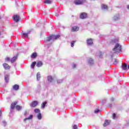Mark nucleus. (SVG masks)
Wrapping results in <instances>:
<instances>
[{
    "instance_id": "31",
    "label": "nucleus",
    "mask_w": 129,
    "mask_h": 129,
    "mask_svg": "<svg viewBox=\"0 0 129 129\" xmlns=\"http://www.w3.org/2000/svg\"><path fill=\"white\" fill-rule=\"evenodd\" d=\"M99 111H100V110H99V109L98 108V109H96V110H95L94 112H95V113H97L99 112Z\"/></svg>"
},
{
    "instance_id": "25",
    "label": "nucleus",
    "mask_w": 129,
    "mask_h": 129,
    "mask_svg": "<svg viewBox=\"0 0 129 129\" xmlns=\"http://www.w3.org/2000/svg\"><path fill=\"white\" fill-rule=\"evenodd\" d=\"M40 78H41V75H40V74H39V73H37V80H39Z\"/></svg>"
},
{
    "instance_id": "14",
    "label": "nucleus",
    "mask_w": 129,
    "mask_h": 129,
    "mask_svg": "<svg viewBox=\"0 0 129 129\" xmlns=\"http://www.w3.org/2000/svg\"><path fill=\"white\" fill-rule=\"evenodd\" d=\"M121 67L123 70H126V69H127V64H126L125 63H124L123 64H122Z\"/></svg>"
},
{
    "instance_id": "32",
    "label": "nucleus",
    "mask_w": 129,
    "mask_h": 129,
    "mask_svg": "<svg viewBox=\"0 0 129 129\" xmlns=\"http://www.w3.org/2000/svg\"><path fill=\"white\" fill-rule=\"evenodd\" d=\"M5 80L6 82H9V78L8 77H5Z\"/></svg>"
},
{
    "instance_id": "41",
    "label": "nucleus",
    "mask_w": 129,
    "mask_h": 129,
    "mask_svg": "<svg viewBox=\"0 0 129 129\" xmlns=\"http://www.w3.org/2000/svg\"><path fill=\"white\" fill-rule=\"evenodd\" d=\"M0 35H1V32H0Z\"/></svg>"
},
{
    "instance_id": "13",
    "label": "nucleus",
    "mask_w": 129,
    "mask_h": 129,
    "mask_svg": "<svg viewBox=\"0 0 129 129\" xmlns=\"http://www.w3.org/2000/svg\"><path fill=\"white\" fill-rule=\"evenodd\" d=\"M37 56H38V54L36 52H33L31 55V58L35 59V58H36Z\"/></svg>"
},
{
    "instance_id": "20",
    "label": "nucleus",
    "mask_w": 129,
    "mask_h": 129,
    "mask_svg": "<svg viewBox=\"0 0 129 129\" xmlns=\"http://www.w3.org/2000/svg\"><path fill=\"white\" fill-rule=\"evenodd\" d=\"M42 65H43V62H42V61H39L37 63V67H41V66H42Z\"/></svg>"
},
{
    "instance_id": "15",
    "label": "nucleus",
    "mask_w": 129,
    "mask_h": 129,
    "mask_svg": "<svg viewBox=\"0 0 129 129\" xmlns=\"http://www.w3.org/2000/svg\"><path fill=\"white\" fill-rule=\"evenodd\" d=\"M59 38H60V35H52L53 40H57V39H59Z\"/></svg>"
},
{
    "instance_id": "11",
    "label": "nucleus",
    "mask_w": 129,
    "mask_h": 129,
    "mask_svg": "<svg viewBox=\"0 0 129 129\" xmlns=\"http://www.w3.org/2000/svg\"><path fill=\"white\" fill-rule=\"evenodd\" d=\"M3 67L6 69V70H9L10 69V66L7 63H5L3 64Z\"/></svg>"
},
{
    "instance_id": "26",
    "label": "nucleus",
    "mask_w": 129,
    "mask_h": 129,
    "mask_svg": "<svg viewBox=\"0 0 129 129\" xmlns=\"http://www.w3.org/2000/svg\"><path fill=\"white\" fill-rule=\"evenodd\" d=\"M31 118H33V115H30V116L28 118H25L24 120H27L28 119H31Z\"/></svg>"
},
{
    "instance_id": "7",
    "label": "nucleus",
    "mask_w": 129,
    "mask_h": 129,
    "mask_svg": "<svg viewBox=\"0 0 129 129\" xmlns=\"http://www.w3.org/2000/svg\"><path fill=\"white\" fill-rule=\"evenodd\" d=\"M38 102L37 101H34L32 102L30 105L31 107H36L38 105Z\"/></svg>"
},
{
    "instance_id": "2",
    "label": "nucleus",
    "mask_w": 129,
    "mask_h": 129,
    "mask_svg": "<svg viewBox=\"0 0 129 129\" xmlns=\"http://www.w3.org/2000/svg\"><path fill=\"white\" fill-rule=\"evenodd\" d=\"M18 104L17 101H15L11 104V108L12 109H14L15 107L17 110H21L22 109V106L20 105H17Z\"/></svg>"
},
{
    "instance_id": "3",
    "label": "nucleus",
    "mask_w": 129,
    "mask_h": 129,
    "mask_svg": "<svg viewBox=\"0 0 129 129\" xmlns=\"http://www.w3.org/2000/svg\"><path fill=\"white\" fill-rule=\"evenodd\" d=\"M86 1V0H75L74 4H75L76 6H80L83 5Z\"/></svg>"
},
{
    "instance_id": "18",
    "label": "nucleus",
    "mask_w": 129,
    "mask_h": 129,
    "mask_svg": "<svg viewBox=\"0 0 129 129\" xmlns=\"http://www.w3.org/2000/svg\"><path fill=\"white\" fill-rule=\"evenodd\" d=\"M29 34H30V31H28L27 33L26 32H23V35L24 36V37H28L29 36Z\"/></svg>"
},
{
    "instance_id": "22",
    "label": "nucleus",
    "mask_w": 129,
    "mask_h": 129,
    "mask_svg": "<svg viewBox=\"0 0 129 129\" xmlns=\"http://www.w3.org/2000/svg\"><path fill=\"white\" fill-rule=\"evenodd\" d=\"M13 88H14V89H15V90H19V85H15L13 86Z\"/></svg>"
},
{
    "instance_id": "39",
    "label": "nucleus",
    "mask_w": 129,
    "mask_h": 129,
    "mask_svg": "<svg viewBox=\"0 0 129 129\" xmlns=\"http://www.w3.org/2000/svg\"><path fill=\"white\" fill-rule=\"evenodd\" d=\"M127 9L128 10H129V5H128V6H127Z\"/></svg>"
},
{
    "instance_id": "35",
    "label": "nucleus",
    "mask_w": 129,
    "mask_h": 129,
    "mask_svg": "<svg viewBox=\"0 0 129 129\" xmlns=\"http://www.w3.org/2000/svg\"><path fill=\"white\" fill-rule=\"evenodd\" d=\"M73 128L74 129H77V126L76 125H74Z\"/></svg>"
},
{
    "instance_id": "6",
    "label": "nucleus",
    "mask_w": 129,
    "mask_h": 129,
    "mask_svg": "<svg viewBox=\"0 0 129 129\" xmlns=\"http://www.w3.org/2000/svg\"><path fill=\"white\" fill-rule=\"evenodd\" d=\"M18 57H19V54H16V56H14L11 59V62L12 63H15V61H17V59H18Z\"/></svg>"
},
{
    "instance_id": "24",
    "label": "nucleus",
    "mask_w": 129,
    "mask_h": 129,
    "mask_svg": "<svg viewBox=\"0 0 129 129\" xmlns=\"http://www.w3.org/2000/svg\"><path fill=\"white\" fill-rule=\"evenodd\" d=\"M46 104H47V102H44L41 105V107L44 108L45 106H46Z\"/></svg>"
},
{
    "instance_id": "30",
    "label": "nucleus",
    "mask_w": 129,
    "mask_h": 129,
    "mask_svg": "<svg viewBox=\"0 0 129 129\" xmlns=\"http://www.w3.org/2000/svg\"><path fill=\"white\" fill-rule=\"evenodd\" d=\"M89 63H90V64H93V59L92 58H90L89 60Z\"/></svg>"
},
{
    "instance_id": "36",
    "label": "nucleus",
    "mask_w": 129,
    "mask_h": 129,
    "mask_svg": "<svg viewBox=\"0 0 129 129\" xmlns=\"http://www.w3.org/2000/svg\"><path fill=\"white\" fill-rule=\"evenodd\" d=\"M111 43H115V42H114L113 40H111Z\"/></svg>"
},
{
    "instance_id": "23",
    "label": "nucleus",
    "mask_w": 129,
    "mask_h": 129,
    "mask_svg": "<svg viewBox=\"0 0 129 129\" xmlns=\"http://www.w3.org/2000/svg\"><path fill=\"white\" fill-rule=\"evenodd\" d=\"M36 66V61H33L31 64V68H34Z\"/></svg>"
},
{
    "instance_id": "9",
    "label": "nucleus",
    "mask_w": 129,
    "mask_h": 129,
    "mask_svg": "<svg viewBox=\"0 0 129 129\" xmlns=\"http://www.w3.org/2000/svg\"><path fill=\"white\" fill-rule=\"evenodd\" d=\"M51 40H53V35H51L50 36L47 37V39L45 40V43H47V42H50V41H51Z\"/></svg>"
},
{
    "instance_id": "21",
    "label": "nucleus",
    "mask_w": 129,
    "mask_h": 129,
    "mask_svg": "<svg viewBox=\"0 0 129 129\" xmlns=\"http://www.w3.org/2000/svg\"><path fill=\"white\" fill-rule=\"evenodd\" d=\"M38 119H42V114L41 113H39L37 115Z\"/></svg>"
},
{
    "instance_id": "1",
    "label": "nucleus",
    "mask_w": 129,
    "mask_h": 129,
    "mask_svg": "<svg viewBox=\"0 0 129 129\" xmlns=\"http://www.w3.org/2000/svg\"><path fill=\"white\" fill-rule=\"evenodd\" d=\"M113 51L115 53H120L121 52V45L118 43L116 44L114 48H113Z\"/></svg>"
},
{
    "instance_id": "40",
    "label": "nucleus",
    "mask_w": 129,
    "mask_h": 129,
    "mask_svg": "<svg viewBox=\"0 0 129 129\" xmlns=\"http://www.w3.org/2000/svg\"><path fill=\"white\" fill-rule=\"evenodd\" d=\"M127 69H129V65L127 67Z\"/></svg>"
},
{
    "instance_id": "4",
    "label": "nucleus",
    "mask_w": 129,
    "mask_h": 129,
    "mask_svg": "<svg viewBox=\"0 0 129 129\" xmlns=\"http://www.w3.org/2000/svg\"><path fill=\"white\" fill-rule=\"evenodd\" d=\"M80 18L82 20H84V19L87 18V13L84 12L81 13L80 15Z\"/></svg>"
},
{
    "instance_id": "38",
    "label": "nucleus",
    "mask_w": 129,
    "mask_h": 129,
    "mask_svg": "<svg viewBox=\"0 0 129 129\" xmlns=\"http://www.w3.org/2000/svg\"><path fill=\"white\" fill-rule=\"evenodd\" d=\"M2 115V111L0 110V116Z\"/></svg>"
},
{
    "instance_id": "29",
    "label": "nucleus",
    "mask_w": 129,
    "mask_h": 129,
    "mask_svg": "<svg viewBox=\"0 0 129 129\" xmlns=\"http://www.w3.org/2000/svg\"><path fill=\"white\" fill-rule=\"evenodd\" d=\"M34 112L36 113H40V109H34Z\"/></svg>"
},
{
    "instance_id": "5",
    "label": "nucleus",
    "mask_w": 129,
    "mask_h": 129,
    "mask_svg": "<svg viewBox=\"0 0 129 129\" xmlns=\"http://www.w3.org/2000/svg\"><path fill=\"white\" fill-rule=\"evenodd\" d=\"M13 20L14 21V22H16V23H18V22H19V21H20V16L16 15H14L13 17Z\"/></svg>"
},
{
    "instance_id": "10",
    "label": "nucleus",
    "mask_w": 129,
    "mask_h": 129,
    "mask_svg": "<svg viewBox=\"0 0 129 129\" xmlns=\"http://www.w3.org/2000/svg\"><path fill=\"white\" fill-rule=\"evenodd\" d=\"M88 45H92L93 44V40L91 38H89L87 40Z\"/></svg>"
},
{
    "instance_id": "27",
    "label": "nucleus",
    "mask_w": 129,
    "mask_h": 129,
    "mask_svg": "<svg viewBox=\"0 0 129 129\" xmlns=\"http://www.w3.org/2000/svg\"><path fill=\"white\" fill-rule=\"evenodd\" d=\"M76 42V41H73L71 42V47H74V44H75Z\"/></svg>"
},
{
    "instance_id": "17",
    "label": "nucleus",
    "mask_w": 129,
    "mask_h": 129,
    "mask_svg": "<svg viewBox=\"0 0 129 129\" xmlns=\"http://www.w3.org/2000/svg\"><path fill=\"white\" fill-rule=\"evenodd\" d=\"M107 8H108L107 6L104 4H102L101 6V9L102 10H107Z\"/></svg>"
},
{
    "instance_id": "28",
    "label": "nucleus",
    "mask_w": 129,
    "mask_h": 129,
    "mask_svg": "<svg viewBox=\"0 0 129 129\" xmlns=\"http://www.w3.org/2000/svg\"><path fill=\"white\" fill-rule=\"evenodd\" d=\"M5 61H7V62H11V58L9 57H7L6 58H5Z\"/></svg>"
},
{
    "instance_id": "37",
    "label": "nucleus",
    "mask_w": 129,
    "mask_h": 129,
    "mask_svg": "<svg viewBox=\"0 0 129 129\" xmlns=\"http://www.w3.org/2000/svg\"><path fill=\"white\" fill-rule=\"evenodd\" d=\"M114 62H115L116 63H117V61L116 59H115L114 60Z\"/></svg>"
},
{
    "instance_id": "12",
    "label": "nucleus",
    "mask_w": 129,
    "mask_h": 129,
    "mask_svg": "<svg viewBox=\"0 0 129 129\" xmlns=\"http://www.w3.org/2000/svg\"><path fill=\"white\" fill-rule=\"evenodd\" d=\"M110 124V121H108V120H105V122L103 124V126H107V125H109V124Z\"/></svg>"
},
{
    "instance_id": "16",
    "label": "nucleus",
    "mask_w": 129,
    "mask_h": 129,
    "mask_svg": "<svg viewBox=\"0 0 129 129\" xmlns=\"http://www.w3.org/2000/svg\"><path fill=\"white\" fill-rule=\"evenodd\" d=\"M47 80L49 82H52V81H53V78L51 76H48L47 77Z\"/></svg>"
},
{
    "instance_id": "33",
    "label": "nucleus",
    "mask_w": 129,
    "mask_h": 129,
    "mask_svg": "<svg viewBox=\"0 0 129 129\" xmlns=\"http://www.w3.org/2000/svg\"><path fill=\"white\" fill-rule=\"evenodd\" d=\"M116 115V114L115 113H114L113 114L112 118H113V119H115Z\"/></svg>"
},
{
    "instance_id": "34",
    "label": "nucleus",
    "mask_w": 129,
    "mask_h": 129,
    "mask_svg": "<svg viewBox=\"0 0 129 129\" xmlns=\"http://www.w3.org/2000/svg\"><path fill=\"white\" fill-rule=\"evenodd\" d=\"M73 68H76V65L75 64H73L72 66Z\"/></svg>"
},
{
    "instance_id": "8",
    "label": "nucleus",
    "mask_w": 129,
    "mask_h": 129,
    "mask_svg": "<svg viewBox=\"0 0 129 129\" xmlns=\"http://www.w3.org/2000/svg\"><path fill=\"white\" fill-rule=\"evenodd\" d=\"M77 31H79V27L78 26H74L72 28V32H77Z\"/></svg>"
},
{
    "instance_id": "19",
    "label": "nucleus",
    "mask_w": 129,
    "mask_h": 129,
    "mask_svg": "<svg viewBox=\"0 0 129 129\" xmlns=\"http://www.w3.org/2000/svg\"><path fill=\"white\" fill-rule=\"evenodd\" d=\"M44 4H47L48 5L52 4V1L51 0H46L44 2Z\"/></svg>"
}]
</instances>
